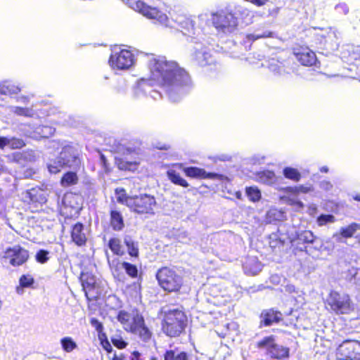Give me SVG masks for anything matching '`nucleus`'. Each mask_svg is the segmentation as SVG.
Instances as JSON below:
<instances>
[{
  "mask_svg": "<svg viewBox=\"0 0 360 360\" xmlns=\"http://www.w3.org/2000/svg\"><path fill=\"white\" fill-rule=\"evenodd\" d=\"M61 345L63 349L67 352H70L77 347V344L70 337L63 338Z\"/></svg>",
  "mask_w": 360,
  "mask_h": 360,
  "instance_id": "35",
  "label": "nucleus"
},
{
  "mask_svg": "<svg viewBox=\"0 0 360 360\" xmlns=\"http://www.w3.org/2000/svg\"><path fill=\"white\" fill-rule=\"evenodd\" d=\"M183 170L187 176L192 178L210 179L217 180H222L224 178V176L221 174L217 173H209L207 172L205 169L198 167H184Z\"/></svg>",
  "mask_w": 360,
  "mask_h": 360,
  "instance_id": "14",
  "label": "nucleus"
},
{
  "mask_svg": "<svg viewBox=\"0 0 360 360\" xmlns=\"http://www.w3.org/2000/svg\"><path fill=\"white\" fill-rule=\"evenodd\" d=\"M273 34L274 33L269 31H265L263 32L262 33H259L256 32L255 33L248 34L247 38L249 40L255 41L261 38L272 37Z\"/></svg>",
  "mask_w": 360,
  "mask_h": 360,
  "instance_id": "37",
  "label": "nucleus"
},
{
  "mask_svg": "<svg viewBox=\"0 0 360 360\" xmlns=\"http://www.w3.org/2000/svg\"><path fill=\"white\" fill-rule=\"evenodd\" d=\"M140 354L138 352H134L131 360H139Z\"/></svg>",
  "mask_w": 360,
  "mask_h": 360,
  "instance_id": "52",
  "label": "nucleus"
},
{
  "mask_svg": "<svg viewBox=\"0 0 360 360\" xmlns=\"http://www.w3.org/2000/svg\"><path fill=\"white\" fill-rule=\"evenodd\" d=\"M108 247L111 251L117 255H122L124 253L121 245V241L119 238H114L109 240Z\"/></svg>",
  "mask_w": 360,
  "mask_h": 360,
  "instance_id": "29",
  "label": "nucleus"
},
{
  "mask_svg": "<svg viewBox=\"0 0 360 360\" xmlns=\"http://www.w3.org/2000/svg\"><path fill=\"white\" fill-rule=\"evenodd\" d=\"M81 281L88 300H94L101 295V289L94 276L89 274H82Z\"/></svg>",
  "mask_w": 360,
  "mask_h": 360,
  "instance_id": "11",
  "label": "nucleus"
},
{
  "mask_svg": "<svg viewBox=\"0 0 360 360\" xmlns=\"http://www.w3.org/2000/svg\"><path fill=\"white\" fill-rule=\"evenodd\" d=\"M53 133L52 129L49 127H39L37 128V131L34 132L31 137L38 139L39 137H48L49 135Z\"/></svg>",
  "mask_w": 360,
  "mask_h": 360,
  "instance_id": "32",
  "label": "nucleus"
},
{
  "mask_svg": "<svg viewBox=\"0 0 360 360\" xmlns=\"http://www.w3.org/2000/svg\"><path fill=\"white\" fill-rule=\"evenodd\" d=\"M297 193H308L311 191V187H307V186H297Z\"/></svg>",
  "mask_w": 360,
  "mask_h": 360,
  "instance_id": "48",
  "label": "nucleus"
},
{
  "mask_svg": "<svg viewBox=\"0 0 360 360\" xmlns=\"http://www.w3.org/2000/svg\"><path fill=\"white\" fill-rule=\"evenodd\" d=\"M246 194L250 200L252 202H257L261 198V192L257 187L246 188Z\"/></svg>",
  "mask_w": 360,
  "mask_h": 360,
  "instance_id": "33",
  "label": "nucleus"
},
{
  "mask_svg": "<svg viewBox=\"0 0 360 360\" xmlns=\"http://www.w3.org/2000/svg\"><path fill=\"white\" fill-rule=\"evenodd\" d=\"M336 356L338 360H360V342L343 341L337 349Z\"/></svg>",
  "mask_w": 360,
  "mask_h": 360,
  "instance_id": "8",
  "label": "nucleus"
},
{
  "mask_svg": "<svg viewBox=\"0 0 360 360\" xmlns=\"http://www.w3.org/2000/svg\"><path fill=\"white\" fill-rule=\"evenodd\" d=\"M18 100L22 103H27L29 102V97L28 96H21V97L18 98Z\"/></svg>",
  "mask_w": 360,
  "mask_h": 360,
  "instance_id": "54",
  "label": "nucleus"
},
{
  "mask_svg": "<svg viewBox=\"0 0 360 360\" xmlns=\"http://www.w3.org/2000/svg\"><path fill=\"white\" fill-rule=\"evenodd\" d=\"M112 360H123L121 356H118L117 355H115V356L113 357Z\"/></svg>",
  "mask_w": 360,
  "mask_h": 360,
  "instance_id": "59",
  "label": "nucleus"
},
{
  "mask_svg": "<svg viewBox=\"0 0 360 360\" xmlns=\"http://www.w3.org/2000/svg\"><path fill=\"white\" fill-rule=\"evenodd\" d=\"M359 238V241L360 242V236L357 237Z\"/></svg>",
  "mask_w": 360,
  "mask_h": 360,
  "instance_id": "63",
  "label": "nucleus"
},
{
  "mask_svg": "<svg viewBox=\"0 0 360 360\" xmlns=\"http://www.w3.org/2000/svg\"><path fill=\"white\" fill-rule=\"evenodd\" d=\"M321 172H328V168L327 167H322L321 168Z\"/></svg>",
  "mask_w": 360,
  "mask_h": 360,
  "instance_id": "58",
  "label": "nucleus"
},
{
  "mask_svg": "<svg viewBox=\"0 0 360 360\" xmlns=\"http://www.w3.org/2000/svg\"><path fill=\"white\" fill-rule=\"evenodd\" d=\"M21 91V88L8 82H4L0 84V94L2 95L17 94Z\"/></svg>",
  "mask_w": 360,
  "mask_h": 360,
  "instance_id": "22",
  "label": "nucleus"
},
{
  "mask_svg": "<svg viewBox=\"0 0 360 360\" xmlns=\"http://www.w3.org/2000/svg\"><path fill=\"white\" fill-rule=\"evenodd\" d=\"M355 200H358V201H360V195H356L355 198H354Z\"/></svg>",
  "mask_w": 360,
  "mask_h": 360,
  "instance_id": "62",
  "label": "nucleus"
},
{
  "mask_svg": "<svg viewBox=\"0 0 360 360\" xmlns=\"http://www.w3.org/2000/svg\"><path fill=\"white\" fill-rule=\"evenodd\" d=\"M212 20L215 28L224 33L233 32L238 26L237 18L228 11L214 13Z\"/></svg>",
  "mask_w": 360,
  "mask_h": 360,
  "instance_id": "6",
  "label": "nucleus"
},
{
  "mask_svg": "<svg viewBox=\"0 0 360 360\" xmlns=\"http://www.w3.org/2000/svg\"><path fill=\"white\" fill-rule=\"evenodd\" d=\"M72 239L78 245H82L86 240V234L84 232V226L82 224H76L72 230Z\"/></svg>",
  "mask_w": 360,
  "mask_h": 360,
  "instance_id": "20",
  "label": "nucleus"
},
{
  "mask_svg": "<svg viewBox=\"0 0 360 360\" xmlns=\"http://www.w3.org/2000/svg\"><path fill=\"white\" fill-rule=\"evenodd\" d=\"M163 357L164 360H188L187 354L178 349L167 350Z\"/></svg>",
  "mask_w": 360,
  "mask_h": 360,
  "instance_id": "21",
  "label": "nucleus"
},
{
  "mask_svg": "<svg viewBox=\"0 0 360 360\" xmlns=\"http://www.w3.org/2000/svg\"><path fill=\"white\" fill-rule=\"evenodd\" d=\"M130 332L138 335L143 341H148L151 338V332L146 326L142 316L136 317V319H135V325Z\"/></svg>",
  "mask_w": 360,
  "mask_h": 360,
  "instance_id": "16",
  "label": "nucleus"
},
{
  "mask_svg": "<svg viewBox=\"0 0 360 360\" xmlns=\"http://www.w3.org/2000/svg\"><path fill=\"white\" fill-rule=\"evenodd\" d=\"M121 265L129 276H130L132 278H135L137 276L138 270L135 265L125 262H122Z\"/></svg>",
  "mask_w": 360,
  "mask_h": 360,
  "instance_id": "36",
  "label": "nucleus"
},
{
  "mask_svg": "<svg viewBox=\"0 0 360 360\" xmlns=\"http://www.w3.org/2000/svg\"><path fill=\"white\" fill-rule=\"evenodd\" d=\"M286 191L288 192H290V193H297V186L295 187H288L286 188Z\"/></svg>",
  "mask_w": 360,
  "mask_h": 360,
  "instance_id": "53",
  "label": "nucleus"
},
{
  "mask_svg": "<svg viewBox=\"0 0 360 360\" xmlns=\"http://www.w3.org/2000/svg\"><path fill=\"white\" fill-rule=\"evenodd\" d=\"M101 159L103 165H105V158L103 155H101Z\"/></svg>",
  "mask_w": 360,
  "mask_h": 360,
  "instance_id": "61",
  "label": "nucleus"
},
{
  "mask_svg": "<svg viewBox=\"0 0 360 360\" xmlns=\"http://www.w3.org/2000/svg\"><path fill=\"white\" fill-rule=\"evenodd\" d=\"M125 205L133 212L138 214H154L157 202L154 196L141 194L124 198Z\"/></svg>",
  "mask_w": 360,
  "mask_h": 360,
  "instance_id": "3",
  "label": "nucleus"
},
{
  "mask_svg": "<svg viewBox=\"0 0 360 360\" xmlns=\"http://www.w3.org/2000/svg\"><path fill=\"white\" fill-rule=\"evenodd\" d=\"M358 230H360V224L352 223L347 226L341 227L339 232L333 234V238L337 242H342L343 238H352Z\"/></svg>",
  "mask_w": 360,
  "mask_h": 360,
  "instance_id": "17",
  "label": "nucleus"
},
{
  "mask_svg": "<svg viewBox=\"0 0 360 360\" xmlns=\"http://www.w3.org/2000/svg\"><path fill=\"white\" fill-rule=\"evenodd\" d=\"M255 179L260 183L271 185L277 182L278 178L274 172L264 170L256 173Z\"/></svg>",
  "mask_w": 360,
  "mask_h": 360,
  "instance_id": "19",
  "label": "nucleus"
},
{
  "mask_svg": "<svg viewBox=\"0 0 360 360\" xmlns=\"http://www.w3.org/2000/svg\"><path fill=\"white\" fill-rule=\"evenodd\" d=\"M244 268L249 274L255 275L261 271V264L255 259H251L245 262Z\"/></svg>",
  "mask_w": 360,
  "mask_h": 360,
  "instance_id": "25",
  "label": "nucleus"
},
{
  "mask_svg": "<svg viewBox=\"0 0 360 360\" xmlns=\"http://www.w3.org/2000/svg\"><path fill=\"white\" fill-rule=\"evenodd\" d=\"M103 347L108 352H110L112 351V347L108 341L102 342Z\"/></svg>",
  "mask_w": 360,
  "mask_h": 360,
  "instance_id": "50",
  "label": "nucleus"
},
{
  "mask_svg": "<svg viewBox=\"0 0 360 360\" xmlns=\"http://www.w3.org/2000/svg\"><path fill=\"white\" fill-rule=\"evenodd\" d=\"M349 51L351 52V57L352 59L357 60L360 58V46L349 47Z\"/></svg>",
  "mask_w": 360,
  "mask_h": 360,
  "instance_id": "43",
  "label": "nucleus"
},
{
  "mask_svg": "<svg viewBox=\"0 0 360 360\" xmlns=\"http://www.w3.org/2000/svg\"><path fill=\"white\" fill-rule=\"evenodd\" d=\"M110 64L112 68L118 70H127L134 64V56L131 51L122 49L119 52L114 51L110 56Z\"/></svg>",
  "mask_w": 360,
  "mask_h": 360,
  "instance_id": "12",
  "label": "nucleus"
},
{
  "mask_svg": "<svg viewBox=\"0 0 360 360\" xmlns=\"http://www.w3.org/2000/svg\"><path fill=\"white\" fill-rule=\"evenodd\" d=\"M287 202L289 205H295L298 208H302L304 207V205H303V203L301 201L297 200L294 199V198H288L287 199Z\"/></svg>",
  "mask_w": 360,
  "mask_h": 360,
  "instance_id": "46",
  "label": "nucleus"
},
{
  "mask_svg": "<svg viewBox=\"0 0 360 360\" xmlns=\"http://www.w3.org/2000/svg\"><path fill=\"white\" fill-rule=\"evenodd\" d=\"M167 174L169 179L172 183L186 188L189 186L188 182L174 170H169Z\"/></svg>",
  "mask_w": 360,
  "mask_h": 360,
  "instance_id": "27",
  "label": "nucleus"
},
{
  "mask_svg": "<svg viewBox=\"0 0 360 360\" xmlns=\"http://www.w3.org/2000/svg\"><path fill=\"white\" fill-rule=\"evenodd\" d=\"M49 252L46 250H39L36 255V259L38 262L44 264L49 260Z\"/></svg>",
  "mask_w": 360,
  "mask_h": 360,
  "instance_id": "41",
  "label": "nucleus"
},
{
  "mask_svg": "<svg viewBox=\"0 0 360 360\" xmlns=\"http://www.w3.org/2000/svg\"><path fill=\"white\" fill-rule=\"evenodd\" d=\"M297 238L300 241L304 243H314L316 236L310 231H304L299 233Z\"/></svg>",
  "mask_w": 360,
  "mask_h": 360,
  "instance_id": "34",
  "label": "nucleus"
},
{
  "mask_svg": "<svg viewBox=\"0 0 360 360\" xmlns=\"http://www.w3.org/2000/svg\"><path fill=\"white\" fill-rule=\"evenodd\" d=\"M127 197L128 196H125V195L124 193H119V195L117 196V201L122 202V203H125L124 198H127Z\"/></svg>",
  "mask_w": 360,
  "mask_h": 360,
  "instance_id": "51",
  "label": "nucleus"
},
{
  "mask_svg": "<svg viewBox=\"0 0 360 360\" xmlns=\"http://www.w3.org/2000/svg\"><path fill=\"white\" fill-rule=\"evenodd\" d=\"M331 309L338 314H349L354 310V304L347 294L332 291L327 300Z\"/></svg>",
  "mask_w": 360,
  "mask_h": 360,
  "instance_id": "7",
  "label": "nucleus"
},
{
  "mask_svg": "<svg viewBox=\"0 0 360 360\" xmlns=\"http://www.w3.org/2000/svg\"><path fill=\"white\" fill-rule=\"evenodd\" d=\"M296 58L303 65L311 66L316 63V57L315 53L307 49L302 50L300 52L295 53Z\"/></svg>",
  "mask_w": 360,
  "mask_h": 360,
  "instance_id": "18",
  "label": "nucleus"
},
{
  "mask_svg": "<svg viewBox=\"0 0 360 360\" xmlns=\"http://www.w3.org/2000/svg\"><path fill=\"white\" fill-rule=\"evenodd\" d=\"M257 346L259 349H265L271 358L282 359L289 356V349L276 344L272 335L264 338L257 343Z\"/></svg>",
  "mask_w": 360,
  "mask_h": 360,
  "instance_id": "10",
  "label": "nucleus"
},
{
  "mask_svg": "<svg viewBox=\"0 0 360 360\" xmlns=\"http://www.w3.org/2000/svg\"><path fill=\"white\" fill-rule=\"evenodd\" d=\"M328 37H329V38H332V37L337 38L336 32H335V31H330V32L328 33Z\"/></svg>",
  "mask_w": 360,
  "mask_h": 360,
  "instance_id": "57",
  "label": "nucleus"
},
{
  "mask_svg": "<svg viewBox=\"0 0 360 360\" xmlns=\"http://www.w3.org/2000/svg\"><path fill=\"white\" fill-rule=\"evenodd\" d=\"M25 145V144L22 139L15 138L9 139V147L13 149L21 148Z\"/></svg>",
  "mask_w": 360,
  "mask_h": 360,
  "instance_id": "40",
  "label": "nucleus"
},
{
  "mask_svg": "<svg viewBox=\"0 0 360 360\" xmlns=\"http://www.w3.org/2000/svg\"><path fill=\"white\" fill-rule=\"evenodd\" d=\"M110 224L114 230L120 231L124 227L122 216L117 211H111Z\"/></svg>",
  "mask_w": 360,
  "mask_h": 360,
  "instance_id": "24",
  "label": "nucleus"
},
{
  "mask_svg": "<svg viewBox=\"0 0 360 360\" xmlns=\"http://www.w3.org/2000/svg\"><path fill=\"white\" fill-rule=\"evenodd\" d=\"M112 344L119 349L124 348L127 343L122 339V337L115 335L111 338Z\"/></svg>",
  "mask_w": 360,
  "mask_h": 360,
  "instance_id": "39",
  "label": "nucleus"
},
{
  "mask_svg": "<svg viewBox=\"0 0 360 360\" xmlns=\"http://www.w3.org/2000/svg\"><path fill=\"white\" fill-rule=\"evenodd\" d=\"M91 323L93 326H94L97 330H101L102 328V324L96 319H93L91 321Z\"/></svg>",
  "mask_w": 360,
  "mask_h": 360,
  "instance_id": "49",
  "label": "nucleus"
},
{
  "mask_svg": "<svg viewBox=\"0 0 360 360\" xmlns=\"http://www.w3.org/2000/svg\"><path fill=\"white\" fill-rule=\"evenodd\" d=\"M152 360H157L155 358L152 359Z\"/></svg>",
  "mask_w": 360,
  "mask_h": 360,
  "instance_id": "64",
  "label": "nucleus"
},
{
  "mask_svg": "<svg viewBox=\"0 0 360 360\" xmlns=\"http://www.w3.org/2000/svg\"><path fill=\"white\" fill-rule=\"evenodd\" d=\"M28 258V251L20 245L8 248L3 252L1 255L2 262L5 264L8 263L13 266L22 265Z\"/></svg>",
  "mask_w": 360,
  "mask_h": 360,
  "instance_id": "9",
  "label": "nucleus"
},
{
  "mask_svg": "<svg viewBox=\"0 0 360 360\" xmlns=\"http://www.w3.org/2000/svg\"><path fill=\"white\" fill-rule=\"evenodd\" d=\"M323 186H324L326 189H329L332 187L331 184L329 182L325 181L322 182Z\"/></svg>",
  "mask_w": 360,
  "mask_h": 360,
  "instance_id": "55",
  "label": "nucleus"
},
{
  "mask_svg": "<svg viewBox=\"0 0 360 360\" xmlns=\"http://www.w3.org/2000/svg\"><path fill=\"white\" fill-rule=\"evenodd\" d=\"M152 79L162 85L173 102L178 101L184 94V87L191 84L187 72L180 68L174 60H168L165 57L154 58L148 64Z\"/></svg>",
  "mask_w": 360,
  "mask_h": 360,
  "instance_id": "1",
  "label": "nucleus"
},
{
  "mask_svg": "<svg viewBox=\"0 0 360 360\" xmlns=\"http://www.w3.org/2000/svg\"><path fill=\"white\" fill-rule=\"evenodd\" d=\"M335 221V218L332 214H321L317 219V223L319 226H324L327 223H333Z\"/></svg>",
  "mask_w": 360,
  "mask_h": 360,
  "instance_id": "38",
  "label": "nucleus"
},
{
  "mask_svg": "<svg viewBox=\"0 0 360 360\" xmlns=\"http://www.w3.org/2000/svg\"><path fill=\"white\" fill-rule=\"evenodd\" d=\"M241 195H242V194H241L240 192H236V196L237 198L240 199L241 198Z\"/></svg>",
  "mask_w": 360,
  "mask_h": 360,
  "instance_id": "60",
  "label": "nucleus"
},
{
  "mask_svg": "<svg viewBox=\"0 0 360 360\" xmlns=\"http://www.w3.org/2000/svg\"><path fill=\"white\" fill-rule=\"evenodd\" d=\"M124 243L127 247L128 253L131 257L139 256V248L137 244L129 236H125L124 238Z\"/></svg>",
  "mask_w": 360,
  "mask_h": 360,
  "instance_id": "26",
  "label": "nucleus"
},
{
  "mask_svg": "<svg viewBox=\"0 0 360 360\" xmlns=\"http://www.w3.org/2000/svg\"><path fill=\"white\" fill-rule=\"evenodd\" d=\"M133 8L148 18L157 19L161 23L167 21V17L165 14L159 11L156 8L146 5L141 1H137L134 4Z\"/></svg>",
  "mask_w": 360,
  "mask_h": 360,
  "instance_id": "13",
  "label": "nucleus"
},
{
  "mask_svg": "<svg viewBox=\"0 0 360 360\" xmlns=\"http://www.w3.org/2000/svg\"><path fill=\"white\" fill-rule=\"evenodd\" d=\"M9 146V139L6 137H0V148H4L5 146Z\"/></svg>",
  "mask_w": 360,
  "mask_h": 360,
  "instance_id": "47",
  "label": "nucleus"
},
{
  "mask_svg": "<svg viewBox=\"0 0 360 360\" xmlns=\"http://www.w3.org/2000/svg\"><path fill=\"white\" fill-rule=\"evenodd\" d=\"M34 279L30 276H22L20 278V283L22 287L27 288L32 285Z\"/></svg>",
  "mask_w": 360,
  "mask_h": 360,
  "instance_id": "42",
  "label": "nucleus"
},
{
  "mask_svg": "<svg viewBox=\"0 0 360 360\" xmlns=\"http://www.w3.org/2000/svg\"><path fill=\"white\" fill-rule=\"evenodd\" d=\"M237 13L240 15L243 19H246L250 15V12L245 8L238 6L236 8Z\"/></svg>",
  "mask_w": 360,
  "mask_h": 360,
  "instance_id": "44",
  "label": "nucleus"
},
{
  "mask_svg": "<svg viewBox=\"0 0 360 360\" xmlns=\"http://www.w3.org/2000/svg\"><path fill=\"white\" fill-rule=\"evenodd\" d=\"M78 181V177L75 172H68L61 179L60 184L63 186L67 187L75 185Z\"/></svg>",
  "mask_w": 360,
  "mask_h": 360,
  "instance_id": "28",
  "label": "nucleus"
},
{
  "mask_svg": "<svg viewBox=\"0 0 360 360\" xmlns=\"http://www.w3.org/2000/svg\"><path fill=\"white\" fill-rule=\"evenodd\" d=\"M137 316H141L137 311L128 313L125 311H120L117 316L118 321L123 326L125 330L129 331L135 325V319Z\"/></svg>",
  "mask_w": 360,
  "mask_h": 360,
  "instance_id": "15",
  "label": "nucleus"
},
{
  "mask_svg": "<svg viewBox=\"0 0 360 360\" xmlns=\"http://www.w3.org/2000/svg\"><path fill=\"white\" fill-rule=\"evenodd\" d=\"M282 215H283V214L280 211L275 210V209L270 210L267 212V216L269 217H274V219H280V218L282 217Z\"/></svg>",
  "mask_w": 360,
  "mask_h": 360,
  "instance_id": "45",
  "label": "nucleus"
},
{
  "mask_svg": "<svg viewBox=\"0 0 360 360\" xmlns=\"http://www.w3.org/2000/svg\"><path fill=\"white\" fill-rule=\"evenodd\" d=\"M156 277L161 287L169 292L177 291L182 284L181 277L167 267L160 269Z\"/></svg>",
  "mask_w": 360,
  "mask_h": 360,
  "instance_id": "5",
  "label": "nucleus"
},
{
  "mask_svg": "<svg viewBox=\"0 0 360 360\" xmlns=\"http://www.w3.org/2000/svg\"><path fill=\"white\" fill-rule=\"evenodd\" d=\"M201 55H202L201 52H198V53H196V54H195L196 59H197L200 63H202V60H201V58H202V56H201Z\"/></svg>",
  "mask_w": 360,
  "mask_h": 360,
  "instance_id": "56",
  "label": "nucleus"
},
{
  "mask_svg": "<svg viewBox=\"0 0 360 360\" xmlns=\"http://www.w3.org/2000/svg\"><path fill=\"white\" fill-rule=\"evenodd\" d=\"M282 314L280 312L269 310L262 314L263 320L266 326H269L274 322H278L281 319Z\"/></svg>",
  "mask_w": 360,
  "mask_h": 360,
  "instance_id": "23",
  "label": "nucleus"
},
{
  "mask_svg": "<svg viewBox=\"0 0 360 360\" xmlns=\"http://www.w3.org/2000/svg\"><path fill=\"white\" fill-rule=\"evenodd\" d=\"M79 165L80 160L75 150L70 147H65L60 152L59 156L48 163L47 167L51 173L57 174L64 167L77 168Z\"/></svg>",
  "mask_w": 360,
  "mask_h": 360,
  "instance_id": "4",
  "label": "nucleus"
},
{
  "mask_svg": "<svg viewBox=\"0 0 360 360\" xmlns=\"http://www.w3.org/2000/svg\"><path fill=\"white\" fill-rule=\"evenodd\" d=\"M283 175L285 178L295 181H299L301 179V174L297 169L292 167H285L283 169Z\"/></svg>",
  "mask_w": 360,
  "mask_h": 360,
  "instance_id": "31",
  "label": "nucleus"
},
{
  "mask_svg": "<svg viewBox=\"0 0 360 360\" xmlns=\"http://www.w3.org/2000/svg\"><path fill=\"white\" fill-rule=\"evenodd\" d=\"M187 317L184 311L177 309L164 311L162 323V332L171 338L178 337L184 331Z\"/></svg>",
  "mask_w": 360,
  "mask_h": 360,
  "instance_id": "2",
  "label": "nucleus"
},
{
  "mask_svg": "<svg viewBox=\"0 0 360 360\" xmlns=\"http://www.w3.org/2000/svg\"><path fill=\"white\" fill-rule=\"evenodd\" d=\"M11 111L18 116L31 117L34 115V110L32 108L13 106L11 107Z\"/></svg>",
  "mask_w": 360,
  "mask_h": 360,
  "instance_id": "30",
  "label": "nucleus"
}]
</instances>
